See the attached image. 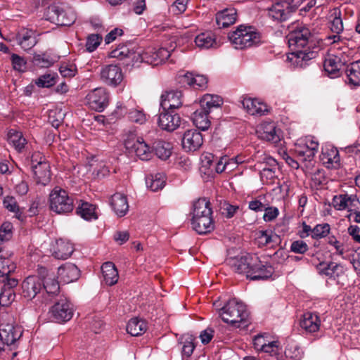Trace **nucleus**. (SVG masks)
<instances>
[{
	"instance_id": "nucleus-19",
	"label": "nucleus",
	"mask_w": 360,
	"mask_h": 360,
	"mask_svg": "<svg viewBox=\"0 0 360 360\" xmlns=\"http://www.w3.org/2000/svg\"><path fill=\"white\" fill-rule=\"evenodd\" d=\"M182 92L178 90L166 91L161 96L160 105L163 110H173L183 105Z\"/></svg>"
},
{
	"instance_id": "nucleus-61",
	"label": "nucleus",
	"mask_w": 360,
	"mask_h": 360,
	"mask_svg": "<svg viewBox=\"0 0 360 360\" xmlns=\"http://www.w3.org/2000/svg\"><path fill=\"white\" fill-rule=\"evenodd\" d=\"M308 249V245L302 240H295L290 245V251L295 254H304Z\"/></svg>"
},
{
	"instance_id": "nucleus-35",
	"label": "nucleus",
	"mask_w": 360,
	"mask_h": 360,
	"mask_svg": "<svg viewBox=\"0 0 360 360\" xmlns=\"http://www.w3.org/2000/svg\"><path fill=\"white\" fill-rule=\"evenodd\" d=\"M101 271L105 283L110 286L116 284L119 274L115 265L111 262H107L101 266Z\"/></svg>"
},
{
	"instance_id": "nucleus-9",
	"label": "nucleus",
	"mask_w": 360,
	"mask_h": 360,
	"mask_svg": "<svg viewBox=\"0 0 360 360\" xmlns=\"http://www.w3.org/2000/svg\"><path fill=\"white\" fill-rule=\"evenodd\" d=\"M72 304L65 297H60L50 309V318L57 323H64L70 320L73 316Z\"/></svg>"
},
{
	"instance_id": "nucleus-41",
	"label": "nucleus",
	"mask_w": 360,
	"mask_h": 360,
	"mask_svg": "<svg viewBox=\"0 0 360 360\" xmlns=\"http://www.w3.org/2000/svg\"><path fill=\"white\" fill-rule=\"evenodd\" d=\"M95 210V205L81 200L76 209V213L86 220L96 219L98 217Z\"/></svg>"
},
{
	"instance_id": "nucleus-37",
	"label": "nucleus",
	"mask_w": 360,
	"mask_h": 360,
	"mask_svg": "<svg viewBox=\"0 0 360 360\" xmlns=\"http://www.w3.org/2000/svg\"><path fill=\"white\" fill-rule=\"evenodd\" d=\"M212 216L210 202L206 198H200L193 203L192 217Z\"/></svg>"
},
{
	"instance_id": "nucleus-11",
	"label": "nucleus",
	"mask_w": 360,
	"mask_h": 360,
	"mask_svg": "<svg viewBox=\"0 0 360 360\" xmlns=\"http://www.w3.org/2000/svg\"><path fill=\"white\" fill-rule=\"evenodd\" d=\"M297 6L288 1H281L274 4L268 9L269 15L278 22L288 20L292 14L297 11Z\"/></svg>"
},
{
	"instance_id": "nucleus-60",
	"label": "nucleus",
	"mask_w": 360,
	"mask_h": 360,
	"mask_svg": "<svg viewBox=\"0 0 360 360\" xmlns=\"http://www.w3.org/2000/svg\"><path fill=\"white\" fill-rule=\"evenodd\" d=\"M263 211H264L263 219L266 222L274 221L279 214V210L277 207H269L267 204Z\"/></svg>"
},
{
	"instance_id": "nucleus-53",
	"label": "nucleus",
	"mask_w": 360,
	"mask_h": 360,
	"mask_svg": "<svg viewBox=\"0 0 360 360\" xmlns=\"http://www.w3.org/2000/svg\"><path fill=\"white\" fill-rule=\"evenodd\" d=\"M33 62L35 65L40 68H49L54 63V60L46 53L37 54L34 56Z\"/></svg>"
},
{
	"instance_id": "nucleus-46",
	"label": "nucleus",
	"mask_w": 360,
	"mask_h": 360,
	"mask_svg": "<svg viewBox=\"0 0 360 360\" xmlns=\"http://www.w3.org/2000/svg\"><path fill=\"white\" fill-rule=\"evenodd\" d=\"M147 186L153 191H157L162 189L165 184V176L163 174H156L150 175L146 179Z\"/></svg>"
},
{
	"instance_id": "nucleus-5",
	"label": "nucleus",
	"mask_w": 360,
	"mask_h": 360,
	"mask_svg": "<svg viewBox=\"0 0 360 360\" xmlns=\"http://www.w3.org/2000/svg\"><path fill=\"white\" fill-rule=\"evenodd\" d=\"M22 327L16 324L13 318L7 314L0 323V355L4 347L13 345L22 335Z\"/></svg>"
},
{
	"instance_id": "nucleus-39",
	"label": "nucleus",
	"mask_w": 360,
	"mask_h": 360,
	"mask_svg": "<svg viewBox=\"0 0 360 360\" xmlns=\"http://www.w3.org/2000/svg\"><path fill=\"white\" fill-rule=\"evenodd\" d=\"M146 330V322L137 318L130 319L127 325V331L131 336L141 335Z\"/></svg>"
},
{
	"instance_id": "nucleus-4",
	"label": "nucleus",
	"mask_w": 360,
	"mask_h": 360,
	"mask_svg": "<svg viewBox=\"0 0 360 360\" xmlns=\"http://www.w3.org/2000/svg\"><path fill=\"white\" fill-rule=\"evenodd\" d=\"M219 316L224 322L238 328L240 323L246 321L248 312L245 304L233 298L219 310Z\"/></svg>"
},
{
	"instance_id": "nucleus-44",
	"label": "nucleus",
	"mask_w": 360,
	"mask_h": 360,
	"mask_svg": "<svg viewBox=\"0 0 360 360\" xmlns=\"http://www.w3.org/2000/svg\"><path fill=\"white\" fill-rule=\"evenodd\" d=\"M15 264L10 258L0 256V281L11 278L10 274L15 271Z\"/></svg>"
},
{
	"instance_id": "nucleus-20",
	"label": "nucleus",
	"mask_w": 360,
	"mask_h": 360,
	"mask_svg": "<svg viewBox=\"0 0 360 360\" xmlns=\"http://www.w3.org/2000/svg\"><path fill=\"white\" fill-rule=\"evenodd\" d=\"M203 143L202 136L196 129L185 131L182 138V146L186 151H196Z\"/></svg>"
},
{
	"instance_id": "nucleus-30",
	"label": "nucleus",
	"mask_w": 360,
	"mask_h": 360,
	"mask_svg": "<svg viewBox=\"0 0 360 360\" xmlns=\"http://www.w3.org/2000/svg\"><path fill=\"white\" fill-rule=\"evenodd\" d=\"M34 178L37 184L47 185L51 178L49 163H44L41 165L31 166Z\"/></svg>"
},
{
	"instance_id": "nucleus-50",
	"label": "nucleus",
	"mask_w": 360,
	"mask_h": 360,
	"mask_svg": "<svg viewBox=\"0 0 360 360\" xmlns=\"http://www.w3.org/2000/svg\"><path fill=\"white\" fill-rule=\"evenodd\" d=\"M182 354L186 357H189L193 354L195 348V338L192 335H186L184 338Z\"/></svg>"
},
{
	"instance_id": "nucleus-21",
	"label": "nucleus",
	"mask_w": 360,
	"mask_h": 360,
	"mask_svg": "<svg viewBox=\"0 0 360 360\" xmlns=\"http://www.w3.org/2000/svg\"><path fill=\"white\" fill-rule=\"evenodd\" d=\"M320 160L323 165L328 169H338L341 166L338 150L333 146L323 148Z\"/></svg>"
},
{
	"instance_id": "nucleus-29",
	"label": "nucleus",
	"mask_w": 360,
	"mask_h": 360,
	"mask_svg": "<svg viewBox=\"0 0 360 360\" xmlns=\"http://www.w3.org/2000/svg\"><path fill=\"white\" fill-rule=\"evenodd\" d=\"M110 205L115 213L120 217L124 216L129 210L127 196L120 193L112 195Z\"/></svg>"
},
{
	"instance_id": "nucleus-43",
	"label": "nucleus",
	"mask_w": 360,
	"mask_h": 360,
	"mask_svg": "<svg viewBox=\"0 0 360 360\" xmlns=\"http://www.w3.org/2000/svg\"><path fill=\"white\" fill-rule=\"evenodd\" d=\"M208 114L209 112L202 109L196 110L193 112L192 120L193 124L197 128L202 131H205L209 129L211 122L208 118Z\"/></svg>"
},
{
	"instance_id": "nucleus-10",
	"label": "nucleus",
	"mask_w": 360,
	"mask_h": 360,
	"mask_svg": "<svg viewBox=\"0 0 360 360\" xmlns=\"http://www.w3.org/2000/svg\"><path fill=\"white\" fill-rule=\"evenodd\" d=\"M109 94L105 88L91 90L85 97L86 105L92 110L102 112L109 104Z\"/></svg>"
},
{
	"instance_id": "nucleus-28",
	"label": "nucleus",
	"mask_w": 360,
	"mask_h": 360,
	"mask_svg": "<svg viewBox=\"0 0 360 360\" xmlns=\"http://www.w3.org/2000/svg\"><path fill=\"white\" fill-rule=\"evenodd\" d=\"M258 136L266 141L276 143L280 140L276 127L274 122L262 123L257 131Z\"/></svg>"
},
{
	"instance_id": "nucleus-22",
	"label": "nucleus",
	"mask_w": 360,
	"mask_h": 360,
	"mask_svg": "<svg viewBox=\"0 0 360 360\" xmlns=\"http://www.w3.org/2000/svg\"><path fill=\"white\" fill-rule=\"evenodd\" d=\"M300 325L306 333H313L319 331L321 319L317 313L307 311L302 315Z\"/></svg>"
},
{
	"instance_id": "nucleus-27",
	"label": "nucleus",
	"mask_w": 360,
	"mask_h": 360,
	"mask_svg": "<svg viewBox=\"0 0 360 360\" xmlns=\"http://www.w3.org/2000/svg\"><path fill=\"white\" fill-rule=\"evenodd\" d=\"M73 245L68 240L59 239L53 247L52 254L58 259H66L72 254Z\"/></svg>"
},
{
	"instance_id": "nucleus-13",
	"label": "nucleus",
	"mask_w": 360,
	"mask_h": 360,
	"mask_svg": "<svg viewBox=\"0 0 360 360\" xmlns=\"http://www.w3.org/2000/svg\"><path fill=\"white\" fill-rule=\"evenodd\" d=\"M255 155V159L258 164H266L269 166V168L262 167L260 171V177L262 181L266 184H271L274 179L276 178V172L278 169L277 161L266 154L261 155Z\"/></svg>"
},
{
	"instance_id": "nucleus-3",
	"label": "nucleus",
	"mask_w": 360,
	"mask_h": 360,
	"mask_svg": "<svg viewBox=\"0 0 360 360\" xmlns=\"http://www.w3.org/2000/svg\"><path fill=\"white\" fill-rule=\"evenodd\" d=\"M229 39L237 49H243L258 44L260 33L254 27L240 25L228 35Z\"/></svg>"
},
{
	"instance_id": "nucleus-52",
	"label": "nucleus",
	"mask_w": 360,
	"mask_h": 360,
	"mask_svg": "<svg viewBox=\"0 0 360 360\" xmlns=\"http://www.w3.org/2000/svg\"><path fill=\"white\" fill-rule=\"evenodd\" d=\"M330 226L327 223L317 224L313 228L311 238L316 240L325 238L330 233Z\"/></svg>"
},
{
	"instance_id": "nucleus-47",
	"label": "nucleus",
	"mask_w": 360,
	"mask_h": 360,
	"mask_svg": "<svg viewBox=\"0 0 360 360\" xmlns=\"http://www.w3.org/2000/svg\"><path fill=\"white\" fill-rule=\"evenodd\" d=\"M8 142L12 144L18 150H20L24 148L26 140L20 131L11 129L8 134Z\"/></svg>"
},
{
	"instance_id": "nucleus-25",
	"label": "nucleus",
	"mask_w": 360,
	"mask_h": 360,
	"mask_svg": "<svg viewBox=\"0 0 360 360\" xmlns=\"http://www.w3.org/2000/svg\"><path fill=\"white\" fill-rule=\"evenodd\" d=\"M80 271L76 265L67 263L58 269V275L62 282L69 283L77 281L79 277Z\"/></svg>"
},
{
	"instance_id": "nucleus-55",
	"label": "nucleus",
	"mask_w": 360,
	"mask_h": 360,
	"mask_svg": "<svg viewBox=\"0 0 360 360\" xmlns=\"http://www.w3.org/2000/svg\"><path fill=\"white\" fill-rule=\"evenodd\" d=\"M102 37L98 34H91L86 38V49L89 52H93L101 44Z\"/></svg>"
},
{
	"instance_id": "nucleus-26",
	"label": "nucleus",
	"mask_w": 360,
	"mask_h": 360,
	"mask_svg": "<svg viewBox=\"0 0 360 360\" xmlns=\"http://www.w3.org/2000/svg\"><path fill=\"white\" fill-rule=\"evenodd\" d=\"M191 224L193 229L198 234L210 233L214 229V222L212 216L192 217Z\"/></svg>"
},
{
	"instance_id": "nucleus-56",
	"label": "nucleus",
	"mask_w": 360,
	"mask_h": 360,
	"mask_svg": "<svg viewBox=\"0 0 360 360\" xmlns=\"http://www.w3.org/2000/svg\"><path fill=\"white\" fill-rule=\"evenodd\" d=\"M345 201L348 212H353L360 208V200L356 194L345 193Z\"/></svg>"
},
{
	"instance_id": "nucleus-59",
	"label": "nucleus",
	"mask_w": 360,
	"mask_h": 360,
	"mask_svg": "<svg viewBox=\"0 0 360 360\" xmlns=\"http://www.w3.org/2000/svg\"><path fill=\"white\" fill-rule=\"evenodd\" d=\"M11 63L14 70L19 72H23L26 69V60L24 58L19 56L17 54L11 55Z\"/></svg>"
},
{
	"instance_id": "nucleus-42",
	"label": "nucleus",
	"mask_w": 360,
	"mask_h": 360,
	"mask_svg": "<svg viewBox=\"0 0 360 360\" xmlns=\"http://www.w3.org/2000/svg\"><path fill=\"white\" fill-rule=\"evenodd\" d=\"M200 103L201 109L210 112L212 108L220 107L223 100L217 95L205 94L201 98Z\"/></svg>"
},
{
	"instance_id": "nucleus-49",
	"label": "nucleus",
	"mask_w": 360,
	"mask_h": 360,
	"mask_svg": "<svg viewBox=\"0 0 360 360\" xmlns=\"http://www.w3.org/2000/svg\"><path fill=\"white\" fill-rule=\"evenodd\" d=\"M3 204L4 207L8 211L14 212L18 219H22L20 208L19 207L14 197L9 195L6 196L4 199Z\"/></svg>"
},
{
	"instance_id": "nucleus-14",
	"label": "nucleus",
	"mask_w": 360,
	"mask_h": 360,
	"mask_svg": "<svg viewBox=\"0 0 360 360\" xmlns=\"http://www.w3.org/2000/svg\"><path fill=\"white\" fill-rule=\"evenodd\" d=\"M100 78L106 84L117 86L123 80V74L119 66L108 65L101 68Z\"/></svg>"
},
{
	"instance_id": "nucleus-31",
	"label": "nucleus",
	"mask_w": 360,
	"mask_h": 360,
	"mask_svg": "<svg viewBox=\"0 0 360 360\" xmlns=\"http://www.w3.org/2000/svg\"><path fill=\"white\" fill-rule=\"evenodd\" d=\"M170 56V51L167 49L160 48L158 50L146 51L143 59L153 65H158L166 61Z\"/></svg>"
},
{
	"instance_id": "nucleus-64",
	"label": "nucleus",
	"mask_w": 360,
	"mask_h": 360,
	"mask_svg": "<svg viewBox=\"0 0 360 360\" xmlns=\"http://www.w3.org/2000/svg\"><path fill=\"white\" fill-rule=\"evenodd\" d=\"M129 118L131 122L140 124H143L146 120L145 114L137 110H131L129 114Z\"/></svg>"
},
{
	"instance_id": "nucleus-45",
	"label": "nucleus",
	"mask_w": 360,
	"mask_h": 360,
	"mask_svg": "<svg viewBox=\"0 0 360 360\" xmlns=\"http://www.w3.org/2000/svg\"><path fill=\"white\" fill-rule=\"evenodd\" d=\"M346 72L349 84L354 86H360V60L351 63Z\"/></svg>"
},
{
	"instance_id": "nucleus-51",
	"label": "nucleus",
	"mask_w": 360,
	"mask_h": 360,
	"mask_svg": "<svg viewBox=\"0 0 360 360\" xmlns=\"http://www.w3.org/2000/svg\"><path fill=\"white\" fill-rule=\"evenodd\" d=\"M134 53V51L129 49L126 45H119L115 49L110 52V56L119 60H123L126 58H129Z\"/></svg>"
},
{
	"instance_id": "nucleus-36",
	"label": "nucleus",
	"mask_w": 360,
	"mask_h": 360,
	"mask_svg": "<svg viewBox=\"0 0 360 360\" xmlns=\"http://www.w3.org/2000/svg\"><path fill=\"white\" fill-rule=\"evenodd\" d=\"M195 43L200 49H208L218 46L214 34L211 32H202L197 35Z\"/></svg>"
},
{
	"instance_id": "nucleus-62",
	"label": "nucleus",
	"mask_w": 360,
	"mask_h": 360,
	"mask_svg": "<svg viewBox=\"0 0 360 360\" xmlns=\"http://www.w3.org/2000/svg\"><path fill=\"white\" fill-rule=\"evenodd\" d=\"M332 205L337 210H346L345 193L335 195L332 200Z\"/></svg>"
},
{
	"instance_id": "nucleus-34",
	"label": "nucleus",
	"mask_w": 360,
	"mask_h": 360,
	"mask_svg": "<svg viewBox=\"0 0 360 360\" xmlns=\"http://www.w3.org/2000/svg\"><path fill=\"white\" fill-rule=\"evenodd\" d=\"M18 44L25 51L31 49L37 44L36 33L32 30L24 29L17 35Z\"/></svg>"
},
{
	"instance_id": "nucleus-1",
	"label": "nucleus",
	"mask_w": 360,
	"mask_h": 360,
	"mask_svg": "<svg viewBox=\"0 0 360 360\" xmlns=\"http://www.w3.org/2000/svg\"><path fill=\"white\" fill-rule=\"evenodd\" d=\"M288 44L292 52L288 56L295 65L304 68L307 62L314 58L316 52L309 51L308 44L312 38L309 29L302 23L291 26V30L287 36Z\"/></svg>"
},
{
	"instance_id": "nucleus-8",
	"label": "nucleus",
	"mask_w": 360,
	"mask_h": 360,
	"mask_svg": "<svg viewBox=\"0 0 360 360\" xmlns=\"http://www.w3.org/2000/svg\"><path fill=\"white\" fill-rule=\"evenodd\" d=\"M46 18L59 26H70L75 21V15L71 10H65L60 6L51 5L46 13Z\"/></svg>"
},
{
	"instance_id": "nucleus-16",
	"label": "nucleus",
	"mask_w": 360,
	"mask_h": 360,
	"mask_svg": "<svg viewBox=\"0 0 360 360\" xmlns=\"http://www.w3.org/2000/svg\"><path fill=\"white\" fill-rule=\"evenodd\" d=\"M41 289V279L37 276L27 277L22 283V295L27 300L34 298Z\"/></svg>"
},
{
	"instance_id": "nucleus-24",
	"label": "nucleus",
	"mask_w": 360,
	"mask_h": 360,
	"mask_svg": "<svg viewBox=\"0 0 360 360\" xmlns=\"http://www.w3.org/2000/svg\"><path fill=\"white\" fill-rule=\"evenodd\" d=\"M240 102L244 109L251 115L262 116L268 112L266 105L257 99L243 98Z\"/></svg>"
},
{
	"instance_id": "nucleus-57",
	"label": "nucleus",
	"mask_w": 360,
	"mask_h": 360,
	"mask_svg": "<svg viewBox=\"0 0 360 360\" xmlns=\"http://www.w3.org/2000/svg\"><path fill=\"white\" fill-rule=\"evenodd\" d=\"M59 71L63 77L71 78L77 72V68L73 63H63L60 65Z\"/></svg>"
},
{
	"instance_id": "nucleus-17",
	"label": "nucleus",
	"mask_w": 360,
	"mask_h": 360,
	"mask_svg": "<svg viewBox=\"0 0 360 360\" xmlns=\"http://www.w3.org/2000/svg\"><path fill=\"white\" fill-rule=\"evenodd\" d=\"M18 281L15 278H10L4 282L0 281V305L7 307L11 304L15 297L14 288Z\"/></svg>"
},
{
	"instance_id": "nucleus-38",
	"label": "nucleus",
	"mask_w": 360,
	"mask_h": 360,
	"mask_svg": "<svg viewBox=\"0 0 360 360\" xmlns=\"http://www.w3.org/2000/svg\"><path fill=\"white\" fill-rule=\"evenodd\" d=\"M172 149L170 143L164 140H158L154 142L152 150L160 159L165 160L171 155Z\"/></svg>"
},
{
	"instance_id": "nucleus-18",
	"label": "nucleus",
	"mask_w": 360,
	"mask_h": 360,
	"mask_svg": "<svg viewBox=\"0 0 360 360\" xmlns=\"http://www.w3.org/2000/svg\"><path fill=\"white\" fill-rule=\"evenodd\" d=\"M180 116L173 110H163L159 115L158 125L164 130L173 131L180 126Z\"/></svg>"
},
{
	"instance_id": "nucleus-58",
	"label": "nucleus",
	"mask_w": 360,
	"mask_h": 360,
	"mask_svg": "<svg viewBox=\"0 0 360 360\" xmlns=\"http://www.w3.org/2000/svg\"><path fill=\"white\" fill-rule=\"evenodd\" d=\"M13 224L11 222L6 221L0 227V241H7L12 237Z\"/></svg>"
},
{
	"instance_id": "nucleus-15",
	"label": "nucleus",
	"mask_w": 360,
	"mask_h": 360,
	"mask_svg": "<svg viewBox=\"0 0 360 360\" xmlns=\"http://www.w3.org/2000/svg\"><path fill=\"white\" fill-rule=\"evenodd\" d=\"M39 274L41 279L42 288L49 296L56 295L59 292L60 285L53 273L49 272L46 268L40 267Z\"/></svg>"
},
{
	"instance_id": "nucleus-7",
	"label": "nucleus",
	"mask_w": 360,
	"mask_h": 360,
	"mask_svg": "<svg viewBox=\"0 0 360 360\" xmlns=\"http://www.w3.org/2000/svg\"><path fill=\"white\" fill-rule=\"evenodd\" d=\"M124 146L130 153L141 160H148L152 158L153 150L141 136L130 133L124 140Z\"/></svg>"
},
{
	"instance_id": "nucleus-54",
	"label": "nucleus",
	"mask_w": 360,
	"mask_h": 360,
	"mask_svg": "<svg viewBox=\"0 0 360 360\" xmlns=\"http://www.w3.org/2000/svg\"><path fill=\"white\" fill-rule=\"evenodd\" d=\"M214 156L211 153L203 154L201 156V167L200 170L205 174H210V172H212L214 168Z\"/></svg>"
},
{
	"instance_id": "nucleus-63",
	"label": "nucleus",
	"mask_w": 360,
	"mask_h": 360,
	"mask_svg": "<svg viewBox=\"0 0 360 360\" xmlns=\"http://www.w3.org/2000/svg\"><path fill=\"white\" fill-rule=\"evenodd\" d=\"M238 210L239 207L238 205H233L226 202H224L221 207L222 214L227 218L233 217Z\"/></svg>"
},
{
	"instance_id": "nucleus-32",
	"label": "nucleus",
	"mask_w": 360,
	"mask_h": 360,
	"mask_svg": "<svg viewBox=\"0 0 360 360\" xmlns=\"http://www.w3.org/2000/svg\"><path fill=\"white\" fill-rule=\"evenodd\" d=\"M236 10L226 8L216 14V22L219 28H224L233 25L236 20Z\"/></svg>"
},
{
	"instance_id": "nucleus-40",
	"label": "nucleus",
	"mask_w": 360,
	"mask_h": 360,
	"mask_svg": "<svg viewBox=\"0 0 360 360\" xmlns=\"http://www.w3.org/2000/svg\"><path fill=\"white\" fill-rule=\"evenodd\" d=\"M341 11L339 8H334L330 11V28L335 34H340L343 31V22Z\"/></svg>"
},
{
	"instance_id": "nucleus-33",
	"label": "nucleus",
	"mask_w": 360,
	"mask_h": 360,
	"mask_svg": "<svg viewBox=\"0 0 360 360\" xmlns=\"http://www.w3.org/2000/svg\"><path fill=\"white\" fill-rule=\"evenodd\" d=\"M342 64L340 58L333 54H328L323 63V68L328 75L335 78L340 75V70Z\"/></svg>"
},
{
	"instance_id": "nucleus-6",
	"label": "nucleus",
	"mask_w": 360,
	"mask_h": 360,
	"mask_svg": "<svg viewBox=\"0 0 360 360\" xmlns=\"http://www.w3.org/2000/svg\"><path fill=\"white\" fill-rule=\"evenodd\" d=\"M50 209L57 214L71 212L75 207L74 200L68 193L60 187H56L49 195Z\"/></svg>"
},
{
	"instance_id": "nucleus-12",
	"label": "nucleus",
	"mask_w": 360,
	"mask_h": 360,
	"mask_svg": "<svg viewBox=\"0 0 360 360\" xmlns=\"http://www.w3.org/2000/svg\"><path fill=\"white\" fill-rule=\"evenodd\" d=\"M316 269L320 274L327 276L338 285H343L342 278L345 274L344 266L333 262H320L316 266Z\"/></svg>"
},
{
	"instance_id": "nucleus-23",
	"label": "nucleus",
	"mask_w": 360,
	"mask_h": 360,
	"mask_svg": "<svg viewBox=\"0 0 360 360\" xmlns=\"http://www.w3.org/2000/svg\"><path fill=\"white\" fill-rule=\"evenodd\" d=\"M256 242L259 247L270 246L274 248L281 243V238L271 230L259 231Z\"/></svg>"
},
{
	"instance_id": "nucleus-2",
	"label": "nucleus",
	"mask_w": 360,
	"mask_h": 360,
	"mask_svg": "<svg viewBox=\"0 0 360 360\" xmlns=\"http://www.w3.org/2000/svg\"><path fill=\"white\" fill-rule=\"evenodd\" d=\"M229 263L235 272L244 274L247 278L252 281L266 280L274 273V269L270 264L262 262L255 255L247 254L231 258Z\"/></svg>"
},
{
	"instance_id": "nucleus-48",
	"label": "nucleus",
	"mask_w": 360,
	"mask_h": 360,
	"mask_svg": "<svg viewBox=\"0 0 360 360\" xmlns=\"http://www.w3.org/2000/svg\"><path fill=\"white\" fill-rule=\"evenodd\" d=\"M57 77L56 73L48 72L39 77L35 80V84L39 87L49 88L55 85Z\"/></svg>"
}]
</instances>
